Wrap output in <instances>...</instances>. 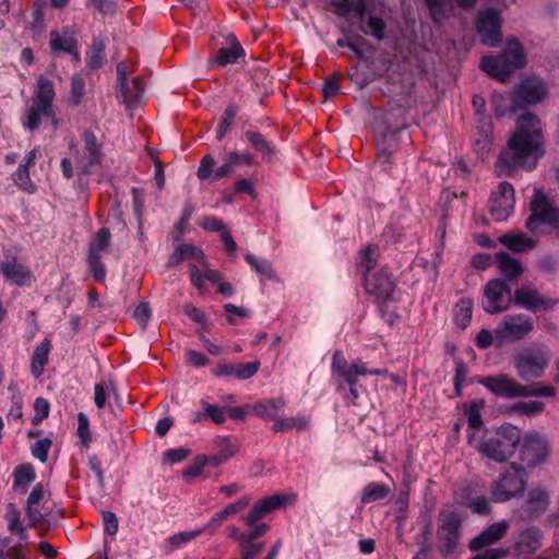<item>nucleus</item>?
<instances>
[{
	"instance_id": "20e7f679",
	"label": "nucleus",
	"mask_w": 559,
	"mask_h": 559,
	"mask_svg": "<svg viewBox=\"0 0 559 559\" xmlns=\"http://www.w3.org/2000/svg\"><path fill=\"white\" fill-rule=\"evenodd\" d=\"M521 441V431L506 424L492 432H487L479 443V451L496 462H504L512 456Z\"/></svg>"
},
{
	"instance_id": "a19ab883",
	"label": "nucleus",
	"mask_w": 559,
	"mask_h": 559,
	"mask_svg": "<svg viewBox=\"0 0 559 559\" xmlns=\"http://www.w3.org/2000/svg\"><path fill=\"white\" fill-rule=\"evenodd\" d=\"M285 403L280 399H270L254 404L253 413L262 418L274 419L284 408Z\"/></svg>"
},
{
	"instance_id": "6e6552de",
	"label": "nucleus",
	"mask_w": 559,
	"mask_h": 559,
	"mask_svg": "<svg viewBox=\"0 0 559 559\" xmlns=\"http://www.w3.org/2000/svg\"><path fill=\"white\" fill-rule=\"evenodd\" d=\"M525 478V468L512 464L492 483L490 487L492 501L501 503L523 493L526 486Z\"/></svg>"
},
{
	"instance_id": "a211bd4d",
	"label": "nucleus",
	"mask_w": 559,
	"mask_h": 559,
	"mask_svg": "<svg viewBox=\"0 0 559 559\" xmlns=\"http://www.w3.org/2000/svg\"><path fill=\"white\" fill-rule=\"evenodd\" d=\"M110 238V230L106 227H103L96 233L93 240L90 242L87 262L94 280H104L106 275L100 259L102 253L109 245Z\"/></svg>"
},
{
	"instance_id": "69168bd1",
	"label": "nucleus",
	"mask_w": 559,
	"mask_h": 559,
	"mask_svg": "<svg viewBox=\"0 0 559 559\" xmlns=\"http://www.w3.org/2000/svg\"><path fill=\"white\" fill-rule=\"evenodd\" d=\"M207 456L197 455L192 463L182 472L183 477L186 479H191L199 476L202 473L204 466L207 465Z\"/></svg>"
},
{
	"instance_id": "393cba45",
	"label": "nucleus",
	"mask_w": 559,
	"mask_h": 559,
	"mask_svg": "<svg viewBox=\"0 0 559 559\" xmlns=\"http://www.w3.org/2000/svg\"><path fill=\"white\" fill-rule=\"evenodd\" d=\"M509 528V522L501 520L487 526L480 534L475 536L469 542V549L472 551H478L487 546H490L500 539H502Z\"/></svg>"
},
{
	"instance_id": "f257e3e1",
	"label": "nucleus",
	"mask_w": 559,
	"mask_h": 559,
	"mask_svg": "<svg viewBox=\"0 0 559 559\" xmlns=\"http://www.w3.org/2000/svg\"><path fill=\"white\" fill-rule=\"evenodd\" d=\"M544 155V136L539 118L531 112L516 120V129L498 157L507 175L518 169L533 170Z\"/></svg>"
},
{
	"instance_id": "338daca9",
	"label": "nucleus",
	"mask_w": 559,
	"mask_h": 559,
	"mask_svg": "<svg viewBox=\"0 0 559 559\" xmlns=\"http://www.w3.org/2000/svg\"><path fill=\"white\" fill-rule=\"evenodd\" d=\"M537 267L544 275L556 274L559 271V258L555 255H544L538 259Z\"/></svg>"
},
{
	"instance_id": "a18cd8bd",
	"label": "nucleus",
	"mask_w": 559,
	"mask_h": 559,
	"mask_svg": "<svg viewBox=\"0 0 559 559\" xmlns=\"http://www.w3.org/2000/svg\"><path fill=\"white\" fill-rule=\"evenodd\" d=\"M126 92L117 91V98L123 103L138 102L143 97L144 87L140 78H133L131 83L127 82Z\"/></svg>"
},
{
	"instance_id": "052dcab7",
	"label": "nucleus",
	"mask_w": 559,
	"mask_h": 559,
	"mask_svg": "<svg viewBox=\"0 0 559 559\" xmlns=\"http://www.w3.org/2000/svg\"><path fill=\"white\" fill-rule=\"evenodd\" d=\"M525 394L522 395V397H530V396H546V397H552L557 394V391L554 386L550 385H542L540 383H534L531 385H524Z\"/></svg>"
},
{
	"instance_id": "49530a36",
	"label": "nucleus",
	"mask_w": 559,
	"mask_h": 559,
	"mask_svg": "<svg viewBox=\"0 0 559 559\" xmlns=\"http://www.w3.org/2000/svg\"><path fill=\"white\" fill-rule=\"evenodd\" d=\"M14 185L24 193H35L37 190L36 185L29 177V169L25 168L24 165H19L17 169L11 176Z\"/></svg>"
},
{
	"instance_id": "72a5a7b5",
	"label": "nucleus",
	"mask_w": 559,
	"mask_h": 559,
	"mask_svg": "<svg viewBox=\"0 0 559 559\" xmlns=\"http://www.w3.org/2000/svg\"><path fill=\"white\" fill-rule=\"evenodd\" d=\"M379 257L380 249L377 245H368L359 251L358 270L362 280H366L369 272L376 267Z\"/></svg>"
},
{
	"instance_id": "39448f33",
	"label": "nucleus",
	"mask_w": 559,
	"mask_h": 559,
	"mask_svg": "<svg viewBox=\"0 0 559 559\" xmlns=\"http://www.w3.org/2000/svg\"><path fill=\"white\" fill-rule=\"evenodd\" d=\"M56 93L52 82L44 75L37 79L32 105L24 112L23 127L35 131L41 124L43 118L55 119L53 99Z\"/></svg>"
},
{
	"instance_id": "5fc2aeb1",
	"label": "nucleus",
	"mask_w": 559,
	"mask_h": 559,
	"mask_svg": "<svg viewBox=\"0 0 559 559\" xmlns=\"http://www.w3.org/2000/svg\"><path fill=\"white\" fill-rule=\"evenodd\" d=\"M85 93V81L80 74L71 78L70 104L74 107L82 103Z\"/></svg>"
},
{
	"instance_id": "0e129e2a",
	"label": "nucleus",
	"mask_w": 559,
	"mask_h": 559,
	"mask_svg": "<svg viewBox=\"0 0 559 559\" xmlns=\"http://www.w3.org/2000/svg\"><path fill=\"white\" fill-rule=\"evenodd\" d=\"M234 167L252 166L255 164V155L251 152H229L226 154Z\"/></svg>"
},
{
	"instance_id": "b1692460",
	"label": "nucleus",
	"mask_w": 559,
	"mask_h": 559,
	"mask_svg": "<svg viewBox=\"0 0 559 559\" xmlns=\"http://www.w3.org/2000/svg\"><path fill=\"white\" fill-rule=\"evenodd\" d=\"M544 533L538 526L530 525L519 530L514 549L520 555L534 554L543 546Z\"/></svg>"
},
{
	"instance_id": "cd10ccee",
	"label": "nucleus",
	"mask_w": 559,
	"mask_h": 559,
	"mask_svg": "<svg viewBox=\"0 0 559 559\" xmlns=\"http://www.w3.org/2000/svg\"><path fill=\"white\" fill-rule=\"evenodd\" d=\"M243 139L250 146L261 154L262 159L266 163H272L276 157V146L274 143L266 140V138L253 130L243 132Z\"/></svg>"
},
{
	"instance_id": "c756f323",
	"label": "nucleus",
	"mask_w": 559,
	"mask_h": 559,
	"mask_svg": "<svg viewBox=\"0 0 559 559\" xmlns=\"http://www.w3.org/2000/svg\"><path fill=\"white\" fill-rule=\"evenodd\" d=\"M366 293L374 297L378 304L396 301L394 282H362Z\"/></svg>"
},
{
	"instance_id": "9d476101",
	"label": "nucleus",
	"mask_w": 559,
	"mask_h": 559,
	"mask_svg": "<svg viewBox=\"0 0 559 559\" xmlns=\"http://www.w3.org/2000/svg\"><path fill=\"white\" fill-rule=\"evenodd\" d=\"M194 261L190 264V280H217L216 272L207 269L205 257L201 249L193 245H179L168 260V265H176L181 261Z\"/></svg>"
},
{
	"instance_id": "2f4dec72",
	"label": "nucleus",
	"mask_w": 559,
	"mask_h": 559,
	"mask_svg": "<svg viewBox=\"0 0 559 559\" xmlns=\"http://www.w3.org/2000/svg\"><path fill=\"white\" fill-rule=\"evenodd\" d=\"M496 263L501 273L507 277V280H516L523 273V267L521 262L511 257L508 252H498L496 253Z\"/></svg>"
},
{
	"instance_id": "2eb2a0df",
	"label": "nucleus",
	"mask_w": 559,
	"mask_h": 559,
	"mask_svg": "<svg viewBox=\"0 0 559 559\" xmlns=\"http://www.w3.org/2000/svg\"><path fill=\"white\" fill-rule=\"evenodd\" d=\"M489 202L490 215L498 222L506 221L514 209L513 186L508 181L500 182L497 190L492 191Z\"/></svg>"
},
{
	"instance_id": "09e8293b",
	"label": "nucleus",
	"mask_w": 559,
	"mask_h": 559,
	"mask_svg": "<svg viewBox=\"0 0 559 559\" xmlns=\"http://www.w3.org/2000/svg\"><path fill=\"white\" fill-rule=\"evenodd\" d=\"M477 485L464 483L454 491V500L457 504L467 508L472 500L477 497Z\"/></svg>"
},
{
	"instance_id": "9b49d317",
	"label": "nucleus",
	"mask_w": 559,
	"mask_h": 559,
	"mask_svg": "<svg viewBox=\"0 0 559 559\" xmlns=\"http://www.w3.org/2000/svg\"><path fill=\"white\" fill-rule=\"evenodd\" d=\"M476 31L487 47H498L502 41V16L495 8L480 10L476 19Z\"/></svg>"
},
{
	"instance_id": "1a4fd4ad",
	"label": "nucleus",
	"mask_w": 559,
	"mask_h": 559,
	"mask_svg": "<svg viewBox=\"0 0 559 559\" xmlns=\"http://www.w3.org/2000/svg\"><path fill=\"white\" fill-rule=\"evenodd\" d=\"M513 365L523 381L539 379L549 365L548 350L525 348L513 357Z\"/></svg>"
},
{
	"instance_id": "603ef678",
	"label": "nucleus",
	"mask_w": 559,
	"mask_h": 559,
	"mask_svg": "<svg viewBox=\"0 0 559 559\" xmlns=\"http://www.w3.org/2000/svg\"><path fill=\"white\" fill-rule=\"evenodd\" d=\"M236 115H237L236 106L234 104H229L225 108V110L221 117L219 123L216 128V140L221 141L226 135V133L230 129V126H231Z\"/></svg>"
},
{
	"instance_id": "a878e982",
	"label": "nucleus",
	"mask_w": 559,
	"mask_h": 559,
	"mask_svg": "<svg viewBox=\"0 0 559 559\" xmlns=\"http://www.w3.org/2000/svg\"><path fill=\"white\" fill-rule=\"evenodd\" d=\"M476 132L473 135L474 145L480 152H487L492 141V123L484 111L475 112Z\"/></svg>"
},
{
	"instance_id": "7c9ffc66",
	"label": "nucleus",
	"mask_w": 559,
	"mask_h": 559,
	"mask_svg": "<svg viewBox=\"0 0 559 559\" xmlns=\"http://www.w3.org/2000/svg\"><path fill=\"white\" fill-rule=\"evenodd\" d=\"M251 498L249 496H245L240 498L239 500L228 504L225 509L216 512L210 521L205 524V528H207V532L213 533L217 527L221 526L223 521L231 515L236 514L239 511L243 510L248 504L250 503Z\"/></svg>"
},
{
	"instance_id": "aec40b11",
	"label": "nucleus",
	"mask_w": 559,
	"mask_h": 559,
	"mask_svg": "<svg viewBox=\"0 0 559 559\" xmlns=\"http://www.w3.org/2000/svg\"><path fill=\"white\" fill-rule=\"evenodd\" d=\"M285 503L286 498L285 496L281 495H273L263 498L259 500L257 503H254L250 511L245 516H242V521L247 526L253 527L261 524H265L261 520L272 511H275L281 507L285 506Z\"/></svg>"
},
{
	"instance_id": "473e14b6",
	"label": "nucleus",
	"mask_w": 559,
	"mask_h": 559,
	"mask_svg": "<svg viewBox=\"0 0 559 559\" xmlns=\"http://www.w3.org/2000/svg\"><path fill=\"white\" fill-rule=\"evenodd\" d=\"M13 490L20 493L26 492L28 486L35 480L36 473L32 464L26 463L13 471Z\"/></svg>"
},
{
	"instance_id": "6e6d98bb",
	"label": "nucleus",
	"mask_w": 559,
	"mask_h": 559,
	"mask_svg": "<svg viewBox=\"0 0 559 559\" xmlns=\"http://www.w3.org/2000/svg\"><path fill=\"white\" fill-rule=\"evenodd\" d=\"M512 412L518 413L520 415H536L545 409V404L539 401H528V402H516L511 407Z\"/></svg>"
},
{
	"instance_id": "4be33fe9",
	"label": "nucleus",
	"mask_w": 559,
	"mask_h": 559,
	"mask_svg": "<svg viewBox=\"0 0 559 559\" xmlns=\"http://www.w3.org/2000/svg\"><path fill=\"white\" fill-rule=\"evenodd\" d=\"M84 153L78 158L76 164L80 173L91 174L95 165L100 162L102 151L95 134L86 130L83 132Z\"/></svg>"
},
{
	"instance_id": "dca6fc26",
	"label": "nucleus",
	"mask_w": 559,
	"mask_h": 559,
	"mask_svg": "<svg viewBox=\"0 0 559 559\" xmlns=\"http://www.w3.org/2000/svg\"><path fill=\"white\" fill-rule=\"evenodd\" d=\"M548 454L549 444L543 436L536 432L525 435L520 452L521 461L524 464L530 467L537 466L545 462Z\"/></svg>"
},
{
	"instance_id": "7ed1b4c3",
	"label": "nucleus",
	"mask_w": 559,
	"mask_h": 559,
	"mask_svg": "<svg viewBox=\"0 0 559 559\" xmlns=\"http://www.w3.org/2000/svg\"><path fill=\"white\" fill-rule=\"evenodd\" d=\"M526 64V57L521 41L509 37L504 48L497 57L487 56L480 60V69L501 82H507L511 73Z\"/></svg>"
},
{
	"instance_id": "c85d7f7f",
	"label": "nucleus",
	"mask_w": 559,
	"mask_h": 559,
	"mask_svg": "<svg viewBox=\"0 0 559 559\" xmlns=\"http://www.w3.org/2000/svg\"><path fill=\"white\" fill-rule=\"evenodd\" d=\"M260 369L259 361H250L246 364H223L218 365L214 373L218 377L235 376L239 380H247L253 377Z\"/></svg>"
},
{
	"instance_id": "864d4df0",
	"label": "nucleus",
	"mask_w": 559,
	"mask_h": 559,
	"mask_svg": "<svg viewBox=\"0 0 559 559\" xmlns=\"http://www.w3.org/2000/svg\"><path fill=\"white\" fill-rule=\"evenodd\" d=\"M194 212V206L191 203H187L182 210L181 216L173 230V240L180 241L186 231V226L191 219L192 213Z\"/></svg>"
},
{
	"instance_id": "f3484780",
	"label": "nucleus",
	"mask_w": 559,
	"mask_h": 559,
	"mask_svg": "<svg viewBox=\"0 0 559 559\" xmlns=\"http://www.w3.org/2000/svg\"><path fill=\"white\" fill-rule=\"evenodd\" d=\"M550 497L546 489L534 487L527 492L526 500L522 507L516 510L520 521H534L549 507Z\"/></svg>"
},
{
	"instance_id": "58836bf2",
	"label": "nucleus",
	"mask_w": 559,
	"mask_h": 559,
	"mask_svg": "<svg viewBox=\"0 0 559 559\" xmlns=\"http://www.w3.org/2000/svg\"><path fill=\"white\" fill-rule=\"evenodd\" d=\"M360 31L377 41H382L386 36V23L378 15L370 14L365 20V23L359 27Z\"/></svg>"
},
{
	"instance_id": "5701e85b",
	"label": "nucleus",
	"mask_w": 559,
	"mask_h": 559,
	"mask_svg": "<svg viewBox=\"0 0 559 559\" xmlns=\"http://www.w3.org/2000/svg\"><path fill=\"white\" fill-rule=\"evenodd\" d=\"M331 369L333 374L340 377L346 384L349 385V394L352 395L353 400H357L359 397V393L356 385L360 374L354 371V367L346 360L341 350L334 352Z\"/></svg>"
},
{
	"instance_id": "0eeeda50",
	"label": "nucleus",
	"mask_w": 559,
	"mask_h": 559,
	"mask_svg": "<svg viewBox=\"0 0 559 559\" xmlns=\"http://www.w3.org/2000/svg\"><path fill=\"white\" fill-rule=\"evenodd\" d=\"M534 330V320L524 313L506 314L495 329V340L498 347L506 344L519 343Z\"/></svg>"
},
{
	"instance_id": "4468645a",
	"label": "nucleus",
	"mask_w": 559,
	"mask_h": 559,
	"mask_svg": "<svg viewBox=\"0 0 559 559\" xmlns=\"http://www.w3.org/2000/svg\"><path fill=\"white\" fill-rule=\"evenodd\" d=\"M478 383L498 397L512 400L525 394L524 384L506 373L484 377L479 379Z\"/></svg>"
},
{
	"instance_id": "6ab92c4d",
	"label": "nucleus",
	"mask_w": 559,
	"mask_h": 559,
	"mask_svg": "<svg viewBox=\"0 0 559 559\" xmlns=\"http://www.w3.org/2000/svg\"><path fill=\"white\" fill-rule=\"evenodd\" d=\"M557 302V299L546 298L528 287L518 288L513 295V304L532 312L550 310Z\"/></svg>"
},
{
	"instance_id": "c9c22d12",
	"label": "nucleus",
	"mask_w": 559,
	"mask_h": 559,
	"mask_svg": "<svg viewBox=\"0 0 559 559\" xmlns=\"http://www.w3.org/2000/svg\"><path fill=\"white\" fill-rule=\"evenodd\" d=\"M1 272L7 280H27L32 276L29 269L19 262L15 257L5 255L1 262Z\"/></svg>"
},
{
	"instance_id": "ddd939ff",
	"label": "nucleus",
	"mask_w": 559,
	"mask_h": 559,
	"mask_svg": "<svg viewBox=\"0 0 559 559\" xmlns=\"http://www.w3.org/2000/svg\"><path fill=\"white\" fill-rule=\"evenodd\" d=\"M512 302L513 296L509 282H487L483 298V308L487 313L506 311Z\"/></svg>"
},
{
	"instance_id": "bf43d9fd",
	"label": "nucleus",
	"mask_w": 559,
	"mask_h": 559,
	"mask_svg": "<svg viewBox=\"0 0 559 559\" xmlns=\"http://www.w3.org/2000/svg\"><path fill=\"white\" fill-rule=\"evenodd\" d=\"M207 532V528H205V525L201 528L194 530V531H185L177 533L168 538V542L171 546L176 548L182 547L185 544L197 538L201 533Z\"/></svg>"
},
{
	"instance_id": "4d7b16f0",
	"label": "nucleus",
	"mask_w": 559,
	"mask_h": 559,
	"mask_svg": "<svg viewBox=\"0 0 559 559\" xmlns=\"http://www.w3.org/2000/svg\"><path fill=\"white\" fill-rule=\"evenodd\" d=\"M455 373L453 379L455 396L462 395V388L467 378V366L462 358H454Z\"/></svg>"
},
{
	"instance_id": "de8ad7c7",
	"label": "nucleus",
	"mask_w": 559,
	"mask_h": 559,
	"mask_svg": "<svg viewBox=\"0 0 559 559\" xmlns=\"http://www.w3.org/2000/svg\"><path fill=\"white\" fill-rule=\"evenodd\" d=\"M246 261L257 272L258 275L264 276L267 280H274L276 277L270 261L263 258H258L252 253L246 254Z\"/></svg>"
},
{
	"instance_id": "3c124183",
	"label": "nucleus",
	"mask_w": 559,
	"mask_h": 559,
	"mask_svg": "<svg viewBox=\"0 0 559 559\" xmlns=\"http://www.w3.org/2000/svg\"><path fill=\"white\" fill-rule=\"evenodd\" d=\"M484 400H474L466 406L467 423L473 429H480L483 426L480 409L484 407Z\"/></svg>"
},
{
	"instance_id": "f704fd0d",
	"label": "nucleus",
	"mask_w": 559,
	"mask_h": 559,
	"mask_svg": "<svg viewBox=\"0 0 559 559\" xmlns=\"http://www.w3.org/2000/svg\"><path fill=\"white\" fill-rule=\"evenodd\" d=\"M50 342L48 338H44L43 342L35 347L31 360V372L35 379H38L43 374L44 368L48 362Z\"/></svg>"
},
{
	"instance_id": "680f3d73",
	"label": "nucleus",
	"mask_w": 559,
	"mask_h": 559,
	"mask_svg": "<svg viewBox=\"0 0 559 559\" xmlns=\"http://www.w3.org/2000/svg\"><path fill=\"white\" fill-rule=\"evenodd\" d=\"M215 165V159L212 155L207 154L205 155L201 162L200 166L197 170V176L200 180L205 181L210 180L213 181L214 171L213 167Z\"/></svg>"
},
{
	"instance_id": "bb28decb",
	"label": "nucleus",
	"mask_w": 559,
	"mask_h": 559,
	"mask_svg": "<svg viewBox=\"0 0 559 559\" xmlns=\"http://www.w3.org/2000/svg\"><path fill=\"white\" fill-rule=\"evenodd\" d=\"M227 40L230 43V47L219 48L211 60V67L234 64L239 58L245 57V49L234 35H229Z\"/></svg>"
},
{
	"instance_id": "c03bdc74",
	"label": "nucleus",
	"mask_w": 559,
	"mask_h": 559,
	"mask_svg": "<svg viewBox=\"0 0 559 559\" xmlns=\"http://www.w3.org/2000/svg\"><path fill=\"white\" fill-rule=\"evenodd\" d=\"M391 490L388 486L381 483L371 481L365 486L361 495V502L369 503L385 499Z\"/></svg>"
},
{
	"instance_id": "423d86ee",
	"label": "nucleus",
	"mask_w": 559,
	"mask_h": 559,
	"mask_svg": "<svg viewBox=\"0 0 559 559\" xmlns=\"http://www.w3.org/2000/svg\"><path fill=\"white\" fill-rule=\"evenodd\" d=\"M374 134L377 140V159L376 164L383 171H389L394 164V154L400 147V143L406 134L404 127L393 129L386 120L377 121L374 124Z\"/></svg>"
},
{
	"instance_id": "ea45409f",
	"label": "nucleus",
	"mask_w": 559,
	"mask_h": 559,
	"mask_svg": "<svg viewBox=\"0 0 559 559\" xmlns=\"http://www.w3.org/2000/svg\"><path fill=\"white\" fill-rule=\"evenodd\" d=\"M331 5L334 8L335 13L342 17L347 16L349 13H357L362 17L367 11L365 0H331Z\"/></svg>"
},
{
	"instance_id": "774afa93",
	"label": "nucleus",
	"mask_w": 559,
	"mask_h": 559,
	"mask_svg": "<svg viewBox=\"0 0 559 559\" xmlns=\"http://www.w3.org/2000/svg\"><path fill=\"white\" fill-rule=\"evenodd\" d=\"M50 405L48 400L44 397H37L34 402V412L32 423L33 425H38L49 415Z\"/></svg>"
},
{
	"instance_id": "79ce46f5",
	"label": "nucleus",
	"mask_w": 559,
	"mask_h": 559,
	"mask_svg": "<svg viewBox=\"0 0 559 559\" xmlns=\"http://www.w3.org/2000/svg\"><path fill=\"white\" fill-rule=\"evenodd\" d=\"M309 417L304 415H298L289 418H281L273 424L272 430L274 432L287 431L292 429L305 430L309 427Z\"/></svg>"
},
{
	"instance_id": "412c9836",
	"label": "nucleus",
	"mask_w": 559,
	"mask_h": 559,
	"mask_svg": "<svg viewBox=\"0 0 559 559\" xmlns=\"http://www.w3.org/2000/svg\"><path fill=\"white\" fill-rule=\"evenodd\" d=\"M249 535L243 536L241 544L238 546L240 559H254L264 548L265 543L260 540L270 530L269 524H261L255 527L248 526Z\"/></svg>"
},
{
	"instance_id": "e2e57ef3",
	"label": "nucleus",
	"mask_w": 559,
	"mask_h": 559,
	"mask_svg": "<svg viewBox=\"0 0 559 559\" xmlns=\"http://www.w3.org/2000/svg\"><path fill=\"white\" fill-rule=\"evenodd\" d=\"M109 392H115V386L112 382H108V384L96 383L94 385V403L98 409L105 407L107 395Z\"/></svg>"
},
{
	"instance_id": "13d9d810",
	"label": "nucleus",
	"mask_w": 559,
	"mask_h": 559,
	"mask_svg": "<svg viewBox=\"0 0 559 559\" xmlns=\"http://www.w3.org/2000/svg\"><path fill=\"white\" fill-rule=\"evenodd\" d=\"M200 404L202 406V409L204 411L206 418H210L213 423H215L217 425H222L225 423V420H226V408L225 407L210 404L204 400H201Z\"/></svg>"
},
{
	"instance_id": "37998d69",
	"label": "nucleus",
	"mask_w": 559,
	"mask_h": 559,
	"mask_svg": "<svg viewBox=\"0 0 559 559\" xmlns=\"http://www.w3.org/2000/svg\"><path fill=\"white\" fill-rule=\"evenodd\" d=\"M473 301L469 298H461L454 308V322L462 330L466 329L472 319Z\"/></svg>"
},
{
	"instance_id": "f8f14e48",
	"label": "nucleus",
	"mask_w": 559,
	"mask_h": 559,
	"mask_svg": "<svg viewBox=\"0 0 559 559\" xmlns=\"http://www.w3.org/2000/svg\"><path fill=\"white\" fill-rule=\"evenodd\" d=\"M547 93V84L544 81L538 79L523 80L510 98V110L515 112L528 105H536L544 99Z\"/></svg>"
},
{
	"instance_id": "4c0bfd02",
	"label": "nucleus",
	"mask_w": 559,
	"mask_h": 559,
	"mask_svg": "<svg viewBox=\"0 0 559 559\" xmlns=\"http://www.w3.org/2000/svg\"><path fill=\"white\" fill-rule=\"evenodd\" d=\"M76 43V38L67 29H63L62 34L58 31L50 32L49 45L52 52H73Z\"/></svg>"
},
{
	"instance_id": "e433bc0d",
	"label": "nucleus",
	"mask_w": 559,
	"mask_h": 559,
	"mask_svg": "<svg viewBox=\"0 0 559 559\" xmlns=\"http://www.w3.org/2000/svg\"><path fill=\"white\" fill-rule=\"evenodd\" d=\"M499 242L513 252H527L535 247V241L524 234H504L499 237Z\"/></svg>"
},
{
	"instance_id": "8fccbe9b",
	"label": "nucleus",
	"mask_w": 559,
	"mask_h": 559,
	"mask_svg": "<svg viewBox=\"0 0 559 559\" xmlns=\"http://www.w3.org/2000/svg\"><path fill=\"white\" fill-rule=\"evenodd\" d=\"M4 519L7 520V528L11 534L26 527L21 520L20 510L13 502L7 504Z\"/></svg>"
},
{
	"instance_id": "f03ea898",
	"label": "nucleus",
	"mask_w": 559,
	"mask_h": 559,
	"mask_svg": "<svg viewBox=\"0 0 559 559\" xmlns=\"http://www.w3.org/2000/svg\"><path fill=\"white\" fill-rule=\"evenodd\" d=\"M464 518L460 510L452 504H444L437 516V549L444 559L451 558L456 550L462 538Z\"/></svg>"
}]
</instances>
